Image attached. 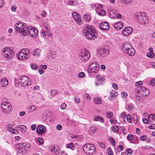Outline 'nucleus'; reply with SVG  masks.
<instances>
[{
  "label": "nucleus",
  "instance_id": "obj_21",
  "mask_svg": "<svg viewBox=\"0 0 155 155\" xmlns=\"http://www.w3.org/2000/svg\"><path fill=\"white\" fill-rule=\"evenodd\" d=\"M123 27V24L122 22L121 21H119L114 25V28L117 30L121 29Z\"/></svg>",
  "mask_w": 155,
  "mask_h": 155
},
{
  "label": "nucleus",
  "instance_id": "obj_50",
  "mask_svg": "<svg viewBox=\"0 0 155 155\" xmlns=\"http://www.w3.org/2000/svg\"><path fill=\"white\" fill-rule=\"evenodd\" d=\"M84 97L87 100H90L91 98L90 96L87 94H85L84 95Z\"/></svg>",
  "mask_w": 155,
  "mask_h": 155
},
{
  "label": "nucleus",
  "instance_id": "obj_37",
  "mask_svg": "<svg viewBox=\"0 0 155 155\" xmlns=\"http://www.w3.org/2000/svg\"><path fill=\"white\" fill-rule=\"evenodd\" d=\"M96 131L95 127H91L89 128V132L90 134H92Z\"/></svg>",
  "mask_w": 155,
  "mask_h": 155
},
{
  "label": "nucleus",
  "instance_id": "obj_45",
  "mask_svg": "<svg viewBox=\"0 0 155 155\" xmlns=\"http://www.w3.org/2000/svg\"><path fill=\"white\" fill-rule=\"evenodd\" d=\"M31 68L33 70H36L38 69V66L36 64H31Z\"/></svg>",
  "mask_w": 155,
  "mask_h": 155
},
{
  "label": "nucleus",
  "instance_id": "obj_6",
  "mask_svg": "<svg viewBox=\"0 0 155 155\" xmlns=\"http://www.w3.org/2000/svg\"><path fill=\"white\" fill-rule=\"evenodd\" d=\"M18 82L23 87H28L31 84L30 79L26 76L21 77L18 80Z\"/></svg>",
  "mask_w": 155,
  "mask_h": 155
},
{
  "label": "nucleus",
  "instance_id": "obj_18",
  "mask_svg": "<svg viewBox=\"0 0 155 155\" xmlns=\"http://www.w3.org/2000/svg\"><path fill=\"white\" fill-rule=\"evenodd\" d=\"M109 53L108 50L104 48H101L99 50V54L102 57L106 56Z\"/></svg>",
  "mask_w": 155,
  "mask_h": 155
},
{
  "label": "nucleus",
  "instance_id": "obj_5",
  "mask_svg": "<svg viewBox=\"0 0 155 155\" xmlns=\"http://www.w3.org/2000/svg\"><path fill=\"white\" fill-rule=\"evenodd\" d=\"M2 53L4 55L5 57L8 59H9L14 56V53L12 48L8 47L5 48L2 50Z\"/></svg>",
  "mask_w": 155,
  "mask_h": 155
},
{
  "label": "nucleus",
  "instance_id": "obj_32",
  "mask_svg": "<svg viewBox=\"0 0 155 155\" xmlns=\"http://www.w3.org/2000/svg\"><path fill=\"white\" fill-rule=\"evenodd\" d=\"M133 118L134 120V123L137 124V123L138 121V116L136 114H134L133 115Z\"/></svg>",
  "mask_w": 155,
  "mask_h": 155
},
{
  "label": "nucleus",
  "instance_id": "obj_33",
  "mask_svg": "<svg viewBox=\"0 0 155 155\" xmlns=\"http://www.w3.org/2000/svg\"><path fill=\"white\" fill-rule=\"evenodd\" d=\"M83 17L84 19L87 21H89L91 19L90 17L88 15H84Z\"/></svg>",
  "mask_w": 155,
  "mask_h": 155
},
{
  "label": "nucleus",
  "instance_id": "obj_46",
  "mask_svg": "<svg viewBox=\"0 0 155 155\" xmlns=\"http://www.w3.org/2000/svg\"><path fill=\"white\" fill-rule=\"evenodd\" d=\"M142 121L143 122L146 124H149V121L148 120V117L147 118H143Z\"/></svg>",
  "mask_w": 155,
  "mask_h": 155
},
{
  "label": "nucleus",
  "instance_id": "obj_34",
  "mask_svg": "<svg viewBox=\"0 0 155 155\" xmlns=\"http://www.w3.org/2000/svg\"><path fill=\"white\" fill-rule=\"evenodd\" d=\"M108 140L111 144L114 146H115L116 144L113 138L112 137H110L108 138Z\"/></svg>",
  "mask_w": 155,
  "mask_h": 155
},
{
  "label": "nucleus",
  "instance_id": "obj_60",
  "mask_svg": "<svg viewBox=\"0 0 155 155\" xmlns=\"http://www.w3.org/2000/svg\"><path fill=\"white\" fill-rule=\"evenodd\" d=\"M133 139L135 140V141L133 142V143L134 144H137L138 143V139L137 137L135 136H134Z\"/></svg>",
  "mask_w": 155,
  "mask_h": 155
},
{
  "label": "nucleus",
  "instance_id": "obj_51",
  "mask_svg": "<svg viewBox=\"0 0 155 155\" xmlns=\"http://www.w3.org/2000/svg\"><path fill=\"white\" fill-rule=\"evenodd\" d=\"M123 3L125 4H130L131 0H122Z\"/></svg>",
  "mask_w": 155,
  "mask_h": 155
},
{
  "label": "nucleus",
  "instance_id": "obj_24",
  "mask_svg": "<svg viewBox=\"0 0 155 155\" xmlns=\"http://www.w3.org/2000/svg\"><path fill=\"white\" fill-rule=\"evenodd\" d=\"M110 96L109 97V98L110 100H112L113 98L114 97H116L118 95L117 93L114 90H112L110 92Z\"/></svg>",
  "mask_w": 155,
  "mask_h": 155
},
{
  "label": "nucleus",
  "instance_id": "obj_28",
  "mask_svg": "<svg viewBox=\"0 0 155 155\" xmlns=\"http://www.w3.org/2000/svg\"><path fill=\"white\" fill-rule=\"evenodd\" d=\"M50 151L53 152L56 154H58L59 151L57 148H56L54 147H52L50 148Z\"/></svg>",
  "mask_w": 155,
  "mask_h": 155
},
{
  "label": "nucleus",
  "instance_id": "obj_31",
  "mask_svg": "<svg viewBox=\"0 0 155 155\" xmlns=\"http://www.w3.org/2000/svg\"><path fill=\"white\" fill-rule=\"evenodd\" d=\"M144 87L142 86H138L136 88L137 91L138 93H141L143 91V89Z\"/></svg>",
  "mask_w": 155,
  "mask_h": 155
},
{
  "label": "nucleus",
  "instance_id": "obj_3",
  "mask_svg": "<svg viewBox=\"0 0 155 155\" xmlns=\"http://www.w3.org/2000/svg\"><path fill=\"white\" fill-rule=\"evenodd\" d=\"M30 51L26 48L22 49L17 54L18 59L20 60H26L30 57Z\"/></svg>",
  "mask_w": 155,
  "mask_h": 155
},
{
  "label": "nucleus",
  "instance_id": "obj_7",
  "mask_svg": "<svg viewBox=\"0 0 155 155\" xmlns=\"http://www.w3.org/2000/svg\"><path fill=\"white\" fill-rule=\"evenodd\" d=\"M1 109L4 113L7 114L10 113L12 109L11 104L9 102H3L1 105Z\"/></svg>",
  "mask_w": 155,
  "mask_h": 155
},
{
  "label": "nucleus",
  "instance_id": "obj_9",
  "mask_svg": "<svg viewBox=\"0 0 155 155\" xmlns=\"http://www.w3.org/2000/svg\"><path fill=\"white\" fill-rule=\"evenodd\" d=\"M25 28L31 37L35 38L37 36L38 33V30L35 28H34L31 26H29L25 27Z\"/></svg>",
  "mask_w": 155,
  "mask_h": 155
},
{
  "label": "nucleus",
  "instance_id": "obj_4",
  "mask_svg": "<svg viewBox=\"0 0 155 155\" xmlns=\"http://www.w3.org/2000/svg\"><path fill=\"white\" fill-rule=\"evenodd\" d=\"M83 149L87 154H93L95 152V147L92 143H87L83 146Z\"/></svg>",
  "mask_w": 155,
  "mask_h": 155
},
{
  "label": "nucleus",
  "instance_id": "obj_47",
  "mask_svg": "<svg viewBox=\"0 0 155 155\" xmlns=\"http://www.w3.org/2000/svg\"><path fill=\"white\" fill-rule=\"evenodd\" d=\"M147 56L148 57L153 58L154 56V53L153 52H149L147 54Z\"/></svg>",
  "mask_w": 155,
  "mask_h": 155
},
{
  "label": "nucleus",
  "instance_id": "obj_38",
  "mask_svg": "<svg viewBox=\"0 0 155 155\" xmlns=\"http://www.w3.org/2000/svg\"><path fill=\"white\" fill-rule=\"evenodd\" d=\"M117 11L115 9H113L110 11L109 13L110 15H115V14L117 13Z\"/></svg>",
  "mask_w": 155,
  "mask_h": 155
},
{
  "label": "nucleus",
  "instance_id": "obj_44",
  "mask_svg": "<svg viewBox=\"0 0 155 155\" xmlns=\"http://www.w3.org/2000/svg\"><path fill=\"white\" fill-rule=\"evenodd\" d=\"M118 130V127L116 126H114L112 127V130L114 132H117Z\"/></svg>",
  "mask_w": 155,
  "mask_h": 155
},
{
  "label": "nucleus",
  "instance_id": "obj_8",
  "mask_svg": "<svg viewBox=\"0 0 155 155\" xmlns=\"http://www.w3.org/2000/svg\"><path fill=\"white\" fill-rule=\"evenodd\" d=\"M79 55L81 59L84 62L87 61L90 57V53L85 49L81 50Z\"/></svg>",
  "mask_w": 155,
  "mask_h": 155
},
{
  "label": "nucleus",
  "instance_id": "obj_53",
  "mask_svg": "<svg viewBox=\"0 0 155 155\" xmlns=\"http://www.w3.org/2000/svg\"><path fill=\"white\" fill-rule=\"evenodd\" d=\"M85 76V74L83 72H81L79 73L78 74V77L80 78H83Z\"/></svg>",
  "mask_w": 155,
  "mask_h": 155
},
{
  "label": "nucleus",
  "instance_id": "obj_54",
  "mask_svg": "<svg viewBox=\"0 0 155 155\" xmlns=\"http://www.w3.org/2000/svg\"><path fill=\"white\" fill-rule=\"evenodd\" d=\"M38 141L39 143L40 144H42L44 143V140L42 137H39L38 139Z\"/></svg>",
  "mask_w": 155,
  "mask_h": 155
},
{
  "label": "nucleus",
  "instance_id": "obj_26",
  "mask_svg": "<svg viewBox=\"0 0 155 155\" xmlns=\"http://www.w3.org/2000/svg\"><path fill=\"white\" fill-rule=\"evenodd\" d=\"M41 50L40 49L37 48L35 49L33 52V56L39 57L40 54Z\"/></svg>",
  "mask_w": 155,
  "mask_h": 155
},
{
  "label": "nucleus",
  "instance_id": "obj_64",
  "mask_svg": "<svg viewBox=\"0 0 155 155\" xmlns=\"http://www.w3.org/2000/svg\"><path fill=\"white\" fill-rule=\"evenodd\" d=\"M56 129L58 130H61L62 128V126L61 124H58L56 126Z\"/></svg>",
  "mask_w": 155,
  "mask_h": 155
},
{
  "label": "nucleus",
  "instance_id": "obj_14",
  "mask_svg": "<svg viewBox=\"0 0 155 155\" xmlns=\"http://www.w3.org/2000/svg\"><path fill=\"white\" fill-rule=\"evenodd\" d=\"M133 29L130 27H128L125 28L122 32V34L124 36H128L133 31Z\"/></svg>",
  "mask_w": 155,
  "mask_h": 155
},
{
  "label": "nucleus",
  "instance_id": "obj_55",
  "mask_svg": "<svg viewBox=\"0 0 155 155\" xmlns=\"http://www.w3.org/2000/svg\"><path fill=\"white\" fill-rule=\"evenodd\" d=\"M113 113L112 112H108L107 113V117L108 118H110L112 116Z\"/></svg>",
  "mask_w": 155,
  "mask_h": 155
},
{
  "label": "nucleus",
  "instance_id": "obj_36",
  "mask_svg": "<svg viewBox=\"0 0 155 155\" xmlns=\"http://www.w3.org/2000/svg\"><path fill=\"white\" fill-rule=\"evenodd\" d=\"M127 119L129 123H131L132 121V117L130 114H128L127 116Z\"/></svg>",
  "mask_w": 155,
  "mask_h": 155
},
{
  "label": "nucleus",
  "instance_id": "obj_16",
  "mask_svg": "<svg viewBox=\"0 0 155 155\" xmlns=\"http://www.w3.org/2000/svg\"><path fill=\"white\" fill-rule=\"evenodd\" d=\"M25 27H26L23 25H22L21 26V27H19V28H18L17 29H15V30L18 32L22 33L23 35L26 36L28 34V32L26 30V29L25 28Z\"/></svg>",
  "mask_w": 155,
  "mask_h": 155
},
{
  "label": "nucleus",
  "instance_id": "obj_10",
  "mask_svg": "<svg viewBox=\"0 0 155 155\" xmlns=\"http://www.w3.org/2000/svg\"><path fill=\"white\" fill-rule=\"evenodd\" d=\"M99 65L96 62H93L89 64L88 68V72L90 73H97L99 70Z\"/></svg>",
  "mask_w": 155,
  "mask_h": 155
},
{
  "label": "nucleus",
  "instance_id": "obj_29",
  "mask_svg": "<svg viewBox=\"0 0 155 155\" xmlns=\"http://www.w3.org/2000/svg\"><path fill=\"white\" fill-rule=\"evenodd\" d=\"M97 13L100 16H104L105 15V12L103 9L99 10L98 11H97Z\"/></svg>",
  "mask_w": 155,
  "mask_h": 155
},
{
  "label": "nucleus",
  "instance_id": "obj_22",
  "mask_svg": "<svg viewBox=\"0 0 155 155\" xmlns=\"http://www.w3.org/2000/svg\"><path fill=\"white\" fill-rule=\"evenodd\" d=\"M127 51L128 52L124 53L126 54H127L130 56H134L135 54V50L133 47L132 48H130V49L128 50Z\"/></svg>",
  "mask_w": 155,
  "mask_h": 155
},
{
  "label": "nucleus",
  "instance_id": "obj_19",
  "mask_svg": "<svg viewBox=\"0 0 155 155\" xmlns=\"http://www.w3.org/2000/svg\"><path fill=\"white\" fill-rule=\"evenodd\" d=\"M149 124L153 125H155V115L151 114L148 116Z\"/></svg>",
  "mask_w": 155,
  "mask_h": 155
},
{
  "label": "nucleus",
  "instance_id": "obj_48",
  "mask_svg": "<svg viewBox=\"0 0 155 155\" xmlns=\"http://www.w3.org/2000/svg\"><path fill=\"white\" fill-rule=\"evenodd\" d=\"M110 120V122L113 124H115L117 122V120L114 118H111Z\"/></svg>",
  "mask_w": 155,
  "mask_h": 155
},
{
  "label": "nucleus",
  "instance_id": "obj_23",
  "mask_svg": "<svg viewBox=\"0 0 155 155\" xmlns=\"http://www.w3.org/2000/svg\"><path fill=\"white\" fill-rule=\"evenodd\" d=\"M2 87H5L7 86L8 84V81L5 78H2L0 80Z\"/></svg>",
  "mask_w": 155,
  "mask_h": 155
},
{
  "label": "nucleus",
  "instance_id": "obj_39",
  "mask_svg": "<svg viewBox=\"0 0 155 155\" xmlns=\"http://www.w3.org/2000/svg\"><path fill=\"white\" fill-rule=\"evenodd\" d=\"M29 108L30 110L33 111L36 110L37 107L35 105H32L29 107Z\"/></svg>",
  "mask_w": 155,
  "mask_h": 155
},
{
  "label": "nucleus",
  "instance_id": "obj_20",
  "mask_svg": "<svg viewBox=\"0 0 155 155\" xmlns=\"http://www.w3.org/2000/svg\"><path fill=\"white\" fill-rule=\"evenodd\" d=\"M26 127L24 125H20V126H17L16 127V128L17 130L21 131L22 133H24L26 130Z\"/></svg>",
  "mask_w": 155,
  "mask_h": 155
},
{
  "label": "nucleus",
  "instance_id": "obj_27",
  "mask_svg": "<svg viewBox=\"0 0 155 155\" xmlns=\"http://www.w3.org/2000/svg\"><path fill=\"white\" fill-rule=\"evenodd\" d=\"M97 81L100 82H103L105 81V78L101 75H97L96 76Z\"/></svg>",
  "mask_w": 155,
  "mask_h": 155
},
{
  "label": "nucleus",
  "instance_id": "obj_11",
  "mask_svg": "<svg viewBox=\"0 0 155 155\" xmlns=\"http://www.w3.org/2000/svg\"><path fill=\"white\" fill-rule=\"evenodd\" d=\"M21 149L19 150V152L22 154H24V149L26 150L30 147V144L27 143H21L19 144Z\"/></svg>",
  "mask_w": 155,
  "mask_h": 155
},
{
  "label": "nucleus",
  "instance_id": "obj_41",
  "mask_svg": "<svg viewBox=\"0 0 155 155\" xmlns=\"http://www.w3.org/2000/svg\"><path fill=\"white\" fill-rule=\"evenodd\" d=\"M68 3L70 5H74L76 3V0H69Z\"/></svg>",
  "mask_w": 155,
  "mask_h": 155
},
{
  "label": "nucleus",
  "instance_id": "obj_25",
  "mask_svg": "<svg viewBox=\"0 0 155 155\" xmlns=\"http://www.w3.org/2000/svg\"><path fill=\"white\" fill-rule=\"evenodd\" d=\"M94 101L95 104H101L102 101L101 98L99 97H95L94 99Z\"/></svg>",
  "mask_w": 155,
  "mask_h": 155
},
{
  "label": "nucleus",
  "instance_id": "obj_58",
  "mask_svg": "<svg viewBox=\"0 0 155 155\" xmlns=\"http://www.w3.org/2000/svg\"><path fill=\"white\" fill-rule=\"evenodd\" d=\"M99 146L103 148L105 147V144L103 142H99L98 143Z\"/></svg>",
  "mask_w": 155,
  "mask_h": 155
},
{
  "label": "nucleus",
  "instance_id": "obj_49",
  "mask_svg": "<svg viewBox=\"0 0 155 155\" xmlns=\"http://www.w3.org/2000/svg\"><path fill=\"white\" fill-rule=\"evenodd\" d=\"M134 108V105L132 103L128 105V109L129 110H132Z\"/></svg>",
  "mask_w": 155,
  "mask_h": 155
},
{
  "label": "nucleus",
  "instance_id": "obj_57",
  "mask_svg": "<svg viewBox=\"0 0 155 155\" xmlns=\"http://www.w3.org/2000/svg\"><path fill=\"white\" fill-rule=\"evenodd\" d=\"M56 52L55 51H52L51 53V56L53 58H54L56 57Z\"/></svg>",
  "mask_w": 155,
  "mask_h": 155
},
{
  "label": "nucleus",
  "instance_id": "obj_42",
  "mask_svg": "<svg viewBox=\"0 0 155 155\" xmlns=\"http://www.w3.org/2000/svg\"><path fill=\"white\" fill-rule=\"evenodd\" d=\"M150 94V91L149 89L147 88H145V92H143V95L145 96H147Z\"/></svg>",
  "mask_w": 155,
  "mask_h": 155
},
{
  "label": "nucleus",
  "instance_id": "obj_63",
  "mask_svg": "<svg viewBox=\"0 0 155 155\" xmlns=\"http://www.w3.org/2000/svg\"><path fill=\"white\" fill-rule=\"evenodd\" d=\"M122 96L124 98H126L127 96V94L126 92H123L121 94Z\"/></svg>",
  "mask_w": 155,
  "mask_h": 155
},
{
  "label": "nucleus",
  "instance_id": "obj_17",
  "mask_svg": "<svg viewBox=\"0 0 155 155\" xmlns=\"http://www.w3.org/2000/svg\"><path fill=\"white\" fill-rule=\"evenodd\" d=\"M99 27L101 29L104 30H108L109 28V24L106 22L101 23Z\"/></svg>",
  "mask_w": 155,
  "mask_h": 155
},
{
  "label": "nucleus",
  "instance_id": "obj_15",
  "mask_svg": "<svg viewBox=\"0 0 155 155\" xmlns=\"http://www.w3.org/2000/svg\"><path fill=\"white\" fill-rule=\"evenodd\" d=\"M46 131L45 126L42 125H38L37 127L36 131L38 134H42Z\"/></svg>",
  "mask_w": 155,
  "mask_h": 155
},
{
  "label": "nucleus",
  "instance_id": "obj_40",
  "mask_svg": "<svg viewBox=\"0 0 155 155\" xmlns=\"http://www.w3.org/2000/svg\"><path fill=\"white\" fill-rule=\"evenodd\" d=\"M43 25L46 31H48L50 29V26L47 23H44Z\"/></svg>",
  "mask_w": 155,
  "mask_h": 155
},
{
  "label": "nucleus",
  "instance_id": "obj_62",
  "mask_svg": "<svg viewBox=\"0 0 155 155\" xmlns=\"http://www.w3.org/2000/svg\"><path fill=\"white\" fill-rule=\"evenodd\" d=\"M126 151L129 154H132L133 153L132 150L130 148L127 149L126 150Z\"/></svg>",
  "mask_w": 155,
  "mask_h": 155
},
{
  "label": "nucleus",
  "instance_id": "obj_61",
  "mask_svg": "<svg viewBox=\"0 0 155 155\" xmlns=\"http://www.w3.org/2000/svg\"><path fill=\"white\" fill-rule=\"evenodd\" d=\"M66 107V104L65 103L62 104L61 106V108L62 109L64 110Z\"/></svg>",
  "mask_w": 155,
  "mask_h": 155
},
{
  "label": "nucleus",
  "instance_id": "obj_12",
  "mask_svg": "<svg viewBox=\"0 0 155 155\" xmlns=\"http://www.w3.org/2000/svg\"><path fill=\"white\" fill-rule=\"evenodd\" d=\"M132 48L130 43L128 42H125L122 45V50L124 53L128 52V50Z\"/></svg>",
  "mask_w": 155,
  "mask_h": 155
},
{
  "label": "nucleus",
  "instance_id": "obj_56",
  "mask_svg": "<svg viewBox=\"0 0 155 155\" xmlns=\"http://www.w3.org/2000/svg\"><path fill=\"white\" fill-rule=\"evenodd\" d=\"M74 147L73 144L72 142H70L67 145V147L68 148L72 149Z\"/></svg>",
  "mask_w": 155,
  "mask_h": 155
},
{
  "label": "nucleus",
  "instance_id": "obj_30",
  "mask_svg": "<svg viewBox=\"0 0 155 155\" xmlns=\"http://www.w3.org/2000/svg\"><path fill=\"white\" fill-rule=\"evenodd\" d=\"M22 23L20 21H18L17 23H16L14 26L15 29H17L18 28H19V27H21V26L23 25Z\"/></svg>",
  "mask_w": 155,
  "mask_h": 155
},
{
  "label": "nucleus",
  "instance_id": "obj_52",
  "mask_svg": "<svg viewBox=\"0 0 155 155\" xmlns=\"http://www.w3.org/2000/svg\"><path fill=\"white\" fill-rule=\"evenodd\" d=\"M134 136L132 134H129L127 136V139L128 140H131L134 139Z\"/></svg>",
  "mask_w": 155,
  "mask_h": 155
},
{
  "label": "nucleus",
  "instance_id": "obj_1",
  "mask_svg": "<svg viewBox=\"0 0 155 155\" xmlns=\"http://www.w3.org/2000/svg\"><path fill=\"white\" fill-rule=\"evenodd\" d=\"M82 32L87 39H94L97 35L96 31L94 28L93 27L88 25H85L83 29Z\"/></svg>",
  "mask_w": 155,
  "mask_h": 155
},
{
  "label": "nucleus",
  "instance_id": "obj_13",
  "mask_svg": "<svg viewBox=\"0 0 155 155\" xmlns=\"http://www.w3.org/2000/svg\"><path fill=\"white\" fill-rule=\"evenodd\" d=\"M72 15L73 18L78 24L81 25L82 23L80 15L78 13L74 12L72 13Z\"/></svg>",
  "mask_w": 155,
  "mask_h": 155
},
{
  "label": "nucleus",
  "instance_id": "obj_59",
  "mask_svg": "<svg viewBox=\"0 0 155 155\" xmlns=\"http://www.w3.org/2000/svg\"><path fill=\"white\" fill-rule=\"evenodd\" d=\"M143 84V82L141 81H140L136 83L135 85L136 86H140V85H142Z\"/></svg>",
  "mask_w": 155,
  "mask_h": 155
},
{
  "label": "nucleus",
  "instance_id": "obj_35",
  "mask_svg": "<svg viewBox=\"0 0 155 155\" xmlns=\"http://www.w3.org/2000/svg\"><path fill=\"white\" fill-rule=\"evenodd\" d=\"M102 5L100 4H96V11L101 10L100 9L102 8Z\"/></svg>",
  "mask_w": 155,
  "mask_h": 155
},
{
  "label": "nucleus",
  "instance_id": "obj_43",
  "mask_svg": "<svg viewBox=\"0 0 155 155\" xmlns=\"http://www.w3.org/2000/svg\"><path fill=\"white\" fill-rule=\"evenodd\" d=\"M107 152L108 155H113V152L110 148L108 147L107 149Z\"/></svg>",
  "mask_w": 155,
  "mask_h": 155
},
{
  "label": "nucleus",
  "instance_id": "obj_2",
  "mask_svg": "<svg viewBox=\"0 0 155 155\" xmlns=\"http://www.w3.org/2000/svg\"><path fill=\"white\" fill-rule=\"evenodd\" d=\"M134 17L141 26L146 25L149 23L148 18L143 12H137L135 14Z\"/></svg>",
  "mask_w": 155,
  "mask_h": 155
}]
</instances>
